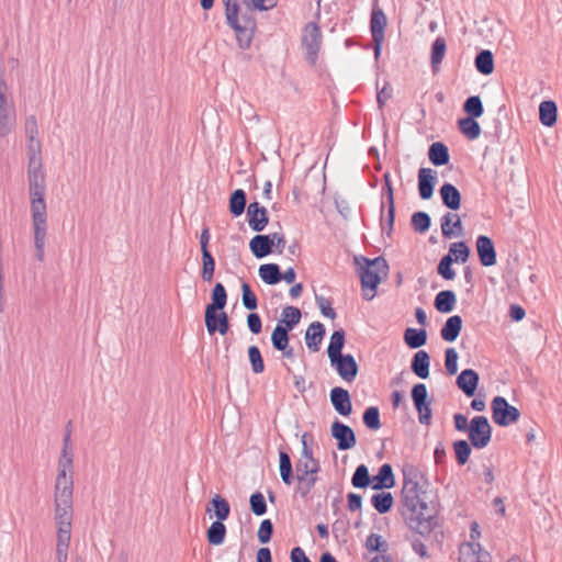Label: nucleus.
<instances>
[{
  "label": "nucleus",
  "mask_w": 562,
  "mask_h": 562,
  "mask_svg": "<svg viewBox=\"0 0 562 562\" xmlns=\"http://www.w3.org/2000/svg\"><path fill=\"white\" fill-rule=\"evenodd\" d=\"M297 474H316L319 471V463L317 460H304L300 459L296 462Z\"/></svg>",
  "instance_id": "60"
},
{
  "label": "nucleus",
  "mask_w": 562,
  "mask_h": 562,
  "mask_svg": "<svg viewBox=\"0 0 562 562\" xmlns=\"http://www.w3.org/2000/svg\"><path fill=\"white\" fill-rule=\"evenodd\" d=\"M325 335V327L319 322H314L310 325L305 334V341L308 349L312 351H318L319 345Z\"/></svg>",
  "instance_id": "28"
},
{
  "label": "nucleus",
  "mask_w": 562,
  "mask_h": 562,
  "mask_svg": "<svg viewBox=\"0 0 562 562\" xmlns=\"http://www.w3.org/2000/svg\"><path fill=\"white\" fill-rule=\"evenodd\" d=\"M302 314L300 308L295 306H285L282 310L281 319L277 325H281V327L286 330H292L301 321Z\"/></svg>",
  "instance_id": "35"
},
{
  "label": "nucleus",
  "mask_w": 562,
  "mask_h": 562,
  "mask_svg": "<svg viewBox=\"0 0 562 562\" xmlns=\"http://www.w3.org/2000/svg\"><path fill=\"white\" fill-rule=\"evenodd\" d=\"M477 71L482 75H491L494 71V57L491 50L483 49L476 56L474 60Z\"/></svg>",
  "instance_id": "39"
},
{
  "label": "nucleus",
  "mask_w": 562,
  "mask_h": 562,
  "mask_svg": "<svg viewBox=\"0 0 562 562\" xmlns=\"http://www.w3.org/2000/svg\"><path fill=\"white\" fill-rule=\"evenodd\" d=\"M458 352L454 348H447L445 351V367L448 374L453 375L458 371Z\"/></svg>",
  "instance_id": "61"
},
{
  "label": "nucleus",
  "mask_w": 562,
  "mask_h": 562,
  "mask_svg": "<svg viewBox=\"0 0 562 562\" xmlns=\"http://www.w3.org/2000/svg\"><path fill=\"white\" fill-rule=\"evenodd\" d=\"M437 181L436 171L430 168H420L418 171V191L423 200H429L434 194Z\"/></svg>",
  "instance_id": "21"
},
{
  "label": "nucleus",
  "mask_w": 562,
  "mask_h": 562,
  "mask_svg": "<svg viewBox=\"0 0 562 562\" xmlns=\"http://www.w3.org/2000/svg\"><path fill=\"white\" fill-rule=\"evenodd\" d=\"M493 422L501 426L506 427L516 423L520 417V412L517 407L510 405L503 396H495L491 403Z\"/></svg>",
  "instance_id": "9"
},
{
  "label": "nucleus",
  "mask_w": 562,
  "mask_h": 562,
  "mask_svg": "<svg viewBox=\"0 0 562 562\" xmlns=\"http://www.w3.org/2000/svg\"><path fill=\"white\" fill-rule=\"evenodd\" d=\"M371 504L379 514H386L392 509L394 498L390 492L382 491L372 495Z\"/></svg>",
  "instance_id": "37"
},
{
  "label": "nucleus",
  "mask_w": 562,
  "mask_h": 562,
  "mask_svg": "<svg viewBox=\"0 0 562 562\" xmlns=\"http://www.w3.org/2000/svg\"><path fill=\"white\" fill-rule=\"evenodd\" d=\"M249 503H250V510L256 516H262L266 514L267 504H266V499H265V496L262 495V493L256 492V493L251 494L250 498H249Z\"/></svg>",
  "instance_id": "59"
},
{
  "label": "nucleus",
  "mask_w": 562,
  "mask_h": 562,
  "mask_svg": "<svg viewBox=\"0 0 562 562\" xmlns=\"http://www.w3.org/2000/svg\"><path fill=\"white\" fill-rule=\"evenodd\" d=\"M428 158L435 166H445L450 160L449 149L441 142L432 143L428 149Z\"/></svg>",
  "instance_id": "30"
},
{
  "label": "nucleus",
  "mask_w": 562,
  "mask_h": 562,
  "mask_svg": "<svg viewBox=\"0 0 562 562\" xmlns=\"http://www.w3.org/2000/svg\"><path fill=\"white\" fill-rule=\"evenodd\" d=\"M210 504L212 505L214 515L216 517L215 521H224L228 518L231 514V506L226 498L215 494L212 497Z\"/></svg>",
  "instance_id": "41"
},
{
  "label": "nucleus",
  "mask_w": 562,
  "mask_h": 562,
  "mask_svg": "<svg viewBox=\"0 0 562 562\" xmlns=\"http://www.w3.org/2000/svg\"><path fill=\"white\" fill-rule=\"evenodd\" d=\"M202 254V271L201 278L205 282H211L214 277L215 271V259L210 252V250H205Z\"/></svg>",
  "instance_id": "48"
},
{
  "label": "nucleus",
  "mask_w": 562,
  "mask_h": 562,
  "mask_svg": "<svg viewBox=\"0 0 562 562\" xmlns=\"http://www.w3.org/2000/svg\"><path fill=\"white\" fill-rule=\"evenodd\" d=\"M302 46L306 50V60L315 65L322 46V32L317 23L308 22L302 35Z\"/></svg>",
  "instance_id": "10"
},
{
  "label": "nucleus",
  "mask_w": 562,
  "mask_h": 562,
  "mask_svg": "<svg viewBox=\"0 0 562 562\" xmlns=\"http://www.w3.org/2000/svg\"><path fill=\"white\" fill-rule=\"evenodd\" d=\"M366 548L370 552L386 553L389 550L387 542L378 533H371L366 540Z\"/></svg>",
  "instance_id": "56"
},
{
  "label": "nucleus",
  "mask_w": 562,
  "mask_h": 562,
  "mask_svg": "<svg viewBox=\"0 0 562 562\" xmlns=\"http://www.w3.org/2000/svg\"><path fill=\"white\" fill-rule=\"evenodd\" d=\"M447 255L454 256L453 261L464 263L469 259L470 248L464 241H457L451 244Z\"/></svg>",
  "instance_id": "55"
},
{
  "label": "nucleus",
  "mask_w": 562,
  "mask_h": 562,
  "mask_svg": "<svg viewBox=\"0 0 562 562\" xmlns=\"http://www.w3.org/2000/svg\"><path fill=\"white\" fill-rule=\"evenodd\" d=\"M475 246L477 257L482 266L491 267L496 263L497 255L491 237L485 235L477 236Z\"/></svg>",
  "instance_id": "16"
},
{
  "label": "nucleus",
  "mask_w": 562,
  "mask_h": 562,
  "mask_svg": "<svg viewBox=\"0 0 562 562\" xmlns=\"http://www.w3.org/2000/svg\"><path fill=\"white\" fill-rule=\"evenodd\" d=\"M346 333L342 328L335 330L330 336V341L327 348V355L329 360H334L336 357L342 355L345 346Z\"/></svg>",
  "instance_id": "38"
},
{
  "label": "nucleus",
  "mask_w": 562,
  "mask_h": 562,
  "mask_svg": "<svg viewBox=\"0 0 562 562\" xmlns=\"http://www.w3.org/2000/svg\"><path fill=\"white\" fill-rule=\"evenodd\" d=\"M54 494L74 495V453L71 446H64L57 463Z\"/></svg>",
  "instance_id": "6"
},
{
  "label": "nucleus",
  "mask_w": 562,
  "mask_h": 562,
  "mask_svg": "<svg viewBox=\"0 0 562 562\" xmlns=\"http://www.w3.org/2000/svg\"><path fill=\"white\" fill-rule=\"evenodd\" d=\"M355 263L359 267L358 273L363 289L375 291L382 280V276L389 272V265L384 257L369 259L364 256H356Z\"/></svg>",
  "instance_id": "5"
},
{
  "label": "nucleus",
  "mask_w": 562,
  "mask_h": 562,
  "mask_svg": "<svg viewBox=\"0 0 562 562\" xmlns=\"http://www.w3.org/2000/svg\"><path fill=\"white\" fill-rule=\"evenodd\" d=\"M469 440L475 449L485 448L492 438V427L485 416H475L470 422Z\"/></svg>",
  "instance_id": "11"
},
{
  "label": "nucleus",
  "mask_w": 562,
  "mask_h": 562,
  "mask_svg": "<svg viewBox=\"0 0 562 562\" xmlns=\"http://www.w3.org/2000/svg\"><path fill=\"white\" fill-rule=\"evenodd\" d=\"M247 195L243 189H236L229 196V212L234 216H240L245 212Z\"/></svg>",
  "instance_id": "42"
},
{
  "label": "nucleus",
  "mask_w": 562,
  "mask_h": 562,
  "mask_svg": "<svg viewBox=\"0 0 562 562\" xmlns=\"http://www.w3.org/2000/svg\"><path fill=\"white\" fill-rule=\"evenodd\" d=\"M558 108L554 101L546 100L539 105V120L542 125L551 127L557 122Z\"/></svg>",
  "instance_id": "32"
},
{
  "label": "nucleus",
  "mask_w": 562,
  "mask_h": 562,
  "mask_svg": "<svg viewBox=\"0 0 562 562\" xmlns=\"http://www.w3.org/2000/svg\"><path fill=\"white\" fill-rule=\"evenodd\" d=\"M5 82H0V137L9 135L16 121V113L13 103L8 102Z\"/></svg>",
  "instance_id": "12"
},
{
  "label": "nucleus",
  "mask_w": 562,
  "mask_h": 562,
  "mask_svg": "<svg viewBox=\"0 0 562 562\" xmlns=\"http://www.w3.org/2000/svg\"><path fill=\"white\" fill-rule=\"evenodd\" d=\"M351 484L356 488H366L371 485V476L366 464H360L356 468L351 477Z\"/></svg>",
  "instance_id": "47"
},
{
  "label": "nucleus",
  "mask_w": 562,
  "mask_h": 562,
  "mask_svg": "<svg viewBox=\"0 0 562 562\" xmlns=\"http://www.w3.org/2000/svg\"><path fill=\"white\" fill-rule=\"evenodd\" d=\"M442 204L451 211H457L461 206V193L452 183L446 182L439 190Z\"/></svg>",
  "instance_id": "24"
},
{
  "label": "nucleus",
  "mask_w": 562,
  "mask_h": 562,
  "mask_svg": "<svg viewBox=\"0 0 562 562\" xmlns=\"http://www.w3.org/2000/svg\"><path fill=\"white\" fill-rule=\"evenodd\" d=\"M273 533V524L270 519H263L259 526L257 537L260 543H268Z\"/></svg>",
  "instance_id": "62"
},
{
  "label": "nucleus",
  "mask_w": 562,
  "mask_h": 562,
  "mask_svg": "<svg viewBox=\"0 0 562 562\" xmlns=\"http://www.w3.org/2000/svg\"><path fill=\"white\" fill-rule=\"evenodd\" d=\"M225 7L227 25L234 30L238 46L241 49L250 47L256 30V20L248 14L249 10L241 12L243 0H222Z\"/></svg>",
  "instance_id": "2"
},
{
  "label": "nucleus",
  "mask_w": 562,
  "mask_h": 562,
  "mask_svg": "<svg viewBox=\"0 0 562 562\" xmlns=\"http://www.w3.org/2000/svg\"><path fill=\"white\" fill-rule=\"evenodd\" d=\"M280 475L284 484L291 485L293 482V469L290 456L285 451L279 452Z\"/></svg>",
  "instance_id": "43"
},
{
  "label": "nucleus",
  "mask_w": 562,
  "mask_h": 562,
  "mask_svg": "<svg viewBox=\"0 0 562 562\" xmlns=\"http://www.w3.org/2000/svg\"><path fill=\"white\" fill-rule=\"evenodd\" d=\"M29 191L31 195V211L34 229L35 256L38 261L44 260V248L47 229V215L45 203V173L43 167L27 168Z\"/></svg>",
  "instance_id": "1"
},
{
  "label": "nucleus",
  "mask_w": 562,
  "mask_h": 562,
  "mask_svg": "<svg viewBox=\"0 0 562 562\" xmlns=\"http://www.w3.org/2000/svg\"><path fill=\"white\" fill-rule=\"evenodd\" d=\"M249 248L252 255L258 259L265 258L268 255H270L273 251V244L270 234H258L254 236L249 243Z\"/></svg>",
  "instance_id": "25"
},
{
  "label": "nucleus",
  "mask_w": 562,
  "mask_h": 562,
  "mask_svg": "<svg viewBox=\"0 0 562 562\" xmlns=\"http://www.w3.org/2000/svg\"><path fill=\"white\" fill-rule=\"evenodd\" d=\"M330 402L335 408V411L342 415L348 416L352 412V403L350 398V394L346 389L340 386H335L330 390Z\"/></svg>",
  "instance_id": "18"
},
{
  "label": "nucleus",
  "mask_w": 562,
  "mask_h": 562,
  "mask_svg": "<svg viewBox=\"0 0 562 562\" xmlns=\"http://www.w3.org/2000/svg\"><path fill=\"white\" fill-rule=\"evenodd\" d=\"M480 382L479 373L473 369H464L458 375L456 384L468 396L472 397Z\"/></svg>",
  "instance_id": "20"
},
{
  "label": "nucleus",
  "mask_w": 562,
  "mask_h": 562,
  "mask_svg": "<svg viewBox=\"0 0 562 562\" xmlns=\"http://www.w3.org/2000/svg\"><path fill=\"white\" fill-rule=\"evenodd\" d=\"M459 131L470 140L476 139L481 135V126L476 117L467 116L458 121Z\"/></svg>",
  "instance_id": "34"
},
{
  "label": "nucleus",
  "mask_w": 562,
  "mask_h": 562,
  "mask_svg": "<svg viewBox=\"0 0 562 562\" xmlns=\"http://www.w3.org/2000/svg\"><path fill=\"white\" fill-rule=\"evenodd\" d=\"M241 301L245 308L255 311L258 307V300L247 282L241 284Z\"/></svg>",
  "instance_id": "58"
},
{
  "label": "nucleus",
  "mask_w": 562,
  "mask_h": 562,
  "mask_svg": "<svg viewBox=\"0 0 562 562\" xmlns=\"http://www.w3.org/2000/svg\"><path fill=\"white\" fill-rule=\"evenodd\" d=\"M441 233L446 238L461 236L463 225L459 214L448 212L440 218Z\"/></svg>",
  "instance_id": "22"
},
{
  "label": "nucleus",
  "mask_w": 562,
  "mask_h": 562,
  "mask_svg": "<svg viewBox=\"0 0 562 562\" xmlns=\"http://www.w3.org/2000/svg\"><path fill=\"white\" fill-rule=\"evenodd\" d=\"M404 341L412 349L420 348L427 342V331L424 328L408 327L404 333Z\"/></svg>",
  "instance_id": "36"
},
{
  "label": "nucleus",
  "mask_w": 562,
  "mask_h": 562,
  "mask_svg": "<svg viewBox=\"0 0 562 562\" xmlns=\"http://www.w3.org/2000/svg\"><path fill=\"white\" fill-rule=\"evenodd\" d=\"M259 277L269 285L279 283L282 280V272L277 263H263L259 267Z\"/></svg>",
  "instance_id": "33"
},
{
  "label": "nucleus",
  "mask_w": 562,
  "mask_h": 562,
  "mask_svg": "<svg viewBox=\"0 0 562 562\" xmlns=\"http://www.w3.org/2000/svg\"><path fill=\"white\" fill-rule=\"evenodd\" d=\"M74 515V495L54 494V520L57 527L56 547L69 548Z\"/></svg>",
  "instance_id": "3"
},
{
  "label": "nucleus",
  "mask_w": 562,
  "mask_h": 562,
  "mask_svg": "<svg viewBox=\"0 0 562 562\" xmlns=\"http://www.w3.org/2000/svg\"><path fill=\"white\" fill-rule=\"evenodd\" d=\"M453 257L445 255L438 266L437 273L445 280H453L456 278V271L452 269Z\"/></svg>",
  "instance_id": "54"
},
{
  "label": "nucleus",
  "mask_w": 562,
  "mask_h": 562,
  "mask_svg": "<svg viewBox=\"0 0 562 562\" xmlns=\"http://www.w3.org/2000/svg\"><path fill=\"white\" fill-rule=\"evenodd\" d=\"M387 25V19L383 10L379 7H373L370 18V31L372 35L374 57L378 59L381 54L382 43L384 41V33Z\"/></svg>",
  "instance_id": "13"
},
{
  "label": "nucleus",
  "mask_w": 562,
  "mask_h": 562,
  "mask_svg": "<svg viewBox=\"0 0 562 562\" xmlns=\"http://www.w3.org/2000/svg\"><path fill=\"white\" fill-rule=\"evenodd\" d=\"M212 302L206 305L205 313L223 311L227 303V293L222 283H216L211 294Z\"/></svg>",
  "instance_id": "29"
},
{
  "label": "nucleus",
  "mask_w": 562,
  "mask_h": 562,
  "mask_svg": "<svg viewBox=\"0 0 562 562\" xmlns=\"http://www.w3.org/2000/svg\"><path fill=\"white\" fill-rule=\"evenodd\" d=\"M463 111L468 114V116L476 119L482 116L484 108L481 98L479 95L469 97L463 103Z\"/></svg>",
  "instance_id": "49"
},
{
  "label": "nucleus",
  "mask_w": 562,
  "mask_h": 562,
  "mask_svg": "<svg viewBox=\"0 0 562 562\" xmlns=\"http://www.w3.org/2000/svg\"><path fill=\"white\" fill-rule=\"evenodd\" d=\"M414 509V512L411 508L402 509V515L407 526L423 537L429 536L437 526V510L435 506H430L425 499H422Z\"/></svg>",
  "instance_id": "4"
},
{
  "label": "nucleus",
  "mask_w": 562,
  "mask_h": 562,
  "mask_svg": "<svg viewBox=\"0 0 562 562\" xmlns=\"http://www.w3.org/2000/svg\"><path fill=\"white\" fill-rule=\"evenodd\" d=\"M27 168L43 167L42 164V145L40 140L27 142Z\"/></svg>",
  "instance_id": "45"
},
{
  "label": "nucleus",
  "mask_w": 562,
  "mask_h": 562,
  "mask_svg": "<svg viewBox=\"0 0 562 562\" xmlns=\"http://www.w3.org/2000/svg\"><path fill=\"white\" fill-rule=\"evenodd\" d=\"M205 326L210 335L218 331L221 335H226L229 330V319L224 311L212 312L204 314Z\"/></svg>",
  "instance_id": "19"
},
{
  "label": "nucleus",
  "mask_w": 562,
  "mask_h": 562,
  "mask_svg": "<svg viewBox=\"0 0 562 562\" xmlns=\"http://www.w3.org/2000/svg\"><path fill=\"white\" fill-rule=\"evenodd\" d=\"M412 226L417 233H425L431 225V218L428 213L418 211L412 215Z\"/></svg>",
  "instance_id": "51"
},
{
  "label": "nucleus",
  "mask_w": 562,
  "mask_h": 562,
  "mask_svg": "<svg viewBox=\"0 0 562 562\" xmlns=\"http://www.w3.org/2000/svg\"><path fill=\"white\" fill-rule=\"evenodd\" d=\"M471 446V443L463 439L453 442V450L458 464L463 465L468 462L472 451Z\"/></svg>",
  "instance_id": "53"
},
{
  "label": "nucleus",
  "mask_w": 562,
  "mask_h": 562,
  "mask_svg": "<svg viewBox=\"0 0 562 562\" xmlns=\"http://www.w3.org/2000/svg\"><path fill=\"white\" fill-rule=\"evenodd\" d=\"M422 479L423 474L415 467H406L403 469V509L411 508L414 512L416 504L424 499L422 495L425 494V492H423L420 487Z\"/></svg>",
  "instance_id": "7"
},
{
  "label": "nucleus",
  "mask_w": 562,
  "mask_h": 562,
  "mask_svg": "<svg viewBox=\"0 0 562 562\" xmlns=\"http://www.w3.org/2000/svg\"><path fill=\"white\" fill-rule=\"evenodd\" d=\"M456 302V293L452 290H443L436 295L434 305L439 313L447 314L453 311Z\"/></svg>",
  "instance_id": "31"
},
{
  "label": "nucleus",
  "mask_w": 562,
  "mask_h": 562,
  "mask_svg": "<svg viewBox=\"0 0 562 562\" xmlns=\"http://www.w3.org/2000/svg\"><path fill=\"white\" fill-rule=\"evenodd\" d=\"M331 436L337 440V448L339 450H349L357 443L356 435L351 427L345 425L339 420H335L331 424Z\"/></svg>",
  "instance_id": "15"
},
{
  "label": "nucleus",
  "mask_w": 562,
  "mask_h": 562,
  "mask_svg": "<svg viewBox=\"0 0 562 562\" xmlns=\"http://www.w3.org/2000/svg\"><path fill=\"white\" fill-rule=\"evenodd\" d=\"M24 128H25V135L27 137V142L29 140H32V142L38 140L37 139V134H38L37 121L34 115H30L25 119Z\"/></svg>",
  "instance_id": "64"
},
{
  "label": "nucleus",
  "mask_w": 562,
  "mask_h": 562,
  "mask_svg": "<svg viewBox=\"0 0 562 562\" xmlns=\"http://www.w3.org/2000/svg\"><path fill=\"white\" fill-rule=\"evenodd\" d=\"M462 329V318L459 315L450 316L440 330V336L445 341L453 342Z\"/></svg>",
  "instance_id": "27"
},
{
  "label": "nucleus",
  "mask_w": 562,
  "mask_h": 562,
  "mask_svg": "<svg viewBox=\"0 0 562 562\" xmlns=\"http://www.w3.org/2000/svg\"><path fill=\"white\" fill-rule=\"evenodd\" d=\"M430 356L426 350L417 351L412 359L411 369L420 379H428L430 371Z\"/></svg>",
  "instance_id": "26"
},
{
  "label": "nucleus",
  "mask_w": 562,
  "mask_h": 562,
  "mask_svg": "<svg viewBox=\"0 0 562 562\" xmlns=\"http://www.w3.org/2000/svg\"><path fill=\"white\" fill-rule=\"evenodd\" d=\"M363 424L371 430L381 428L380 411L376 406L368 407L362 415Z\"/></svg>",
  "instance_id": "52"
},
{
  "label": "nucleus",
  "mask_w": 562,
  "mask_h": 562,
  "mask_svg": "<svg viewBox=\"0 0 562 562\" xmlns=\"http://www.w3.org/2000/svg\"><path fill=\"white\" fill-rule=\"evenodd\" d=\"M248 358L254 373L259 374L265 371V363L259 348L255 345L248 348Z\"/></svg>",
  "instance_id": "57"
},
{
  "label": "nucleus",
  "mask_w": 562,
  "mask_h": 562,
  "mask_svg": "<svg viewBox=\"0 0 562 562\" xmlns=\"http://www.w3.org/2000/svg\"><path fill=\"white\" fill-rule=\"evenodd\" d=\"M315 300H316V303H317V306H318L321 313L324 316L329 317L330 319L336 318V312L331 307V302L329 300L325 299L322 295H316Z\"/></svg>",
  "instance_id": "63"
},
{
  "label": "nucleus",
  "mask_w": 562,
  "mask_h": 562,
  "mask_svg": "<svg viewBox=\"0 0 562 562\" xmlns=\"http://www.w3.org/2000/svg\"><path fill=\"white\" fill-rule=\"evenodd\" d=\"M297 486H296V493L302 497L306 498L312 488L314 487L317 476L315 474H297Z\"/></svg>",
  "instance_id": "46"
},
{
  "label": "nucleus",
  "mask_w": 562,
  "mask_h": 562,
  "mask_svg": "<svg viewBox=\"0 0 562 562\" xmlns=\"http://www.w3.org/2000/svg\"><path fill=\"white\" fill-rule=\"evenodd\" d=\"M411 397L416 412L418 422L422 425H430L432 418L431 404L434 398L429 397L427 386L424 383H416L411 390Z\"/></svg>",
  "instance_id": "8"
},
{
  "label": "nucleus",
  "mask_w": 562,
  "mask_h": 562,
  "mask_svg": "<svg viewBox=\"0 0 562 562\" xmlns=\"http://www.w3.org/2000/svg\"><path fill=\"white\" fill-rule=\"evenodd\" d=\"M289 331L281 325H277L271 334V342L276 350H285L289 345Z\"/></svg>",
  "instance_id": "50"
},
{
  "label": "nucleus",
  "mask_w": 562,
  "mask_h": 562,
  "mask_svg": "<svg viewBox=\"0 0 562 562\" xmlns=\"http://www.w3.org/2000/svg\"><path fill=\"white\" fill-rule=\"evenodd\" d=\"M447 49L446 40L438 36L431 45L430 63L432 70L436 71L437 67L441 64Z\"/></svg>",
  "instance_id": "44"
},
{
  "label": "nucleus",
  "mask_w": 562,
  "mask_h": 562,
  "mask_svg": "<svg viewBox=\"0 0 562 562\" xmlns=\"http://www.w3.org/2000/svg\"><path fill=\"white\" fill-rule=\"evenodd\" d=\"M395 485V477L391 464L384 463L380 467L379 473L371 479V486L373 490L382 491L384 488H392Z\"/></svg>",
  "instance_id": "23"
},
{
  "label": "nucleus",
  "mask_w": 562,
  "mask_h": 562,
  "mask_svg": "<svg viewBox=\"0 0 562 562\" xmlns=\"http://www.w3.org/2000/svg\"><path fill=\"white\" fill-rule=\"evenodd\" d=\"M226 526L223 521H213L206 530V539L212 546H221L226 537Z\"/></svg>",
  "instance_id": "40"
},
{
  "label": "nucleus",
  "mask_w": 562,
  "mask_h": 562,
  "mask_svg": "<svg viewBox=\"0 0 562 562\" xmlns=\"http://www.w3.org/2000/svg\"><path fill=\"white\" fill-rule=\"evenodd\" d=\"M330 364L336 369L339 376L346 382H352L359 371L358 363L352 355H341L330 360Z\"/></svg>",
  "instance_id": "14"
},
{
  "label": "nucleus",
  "mask_w": 562,
  "mask_h": 562,
  "mask_svg": "<svg viewBox=\"0 0 562 562\" xmlns=\"http://www.w3.org/2000/svg\"><path fill=\"white\" fill-rule=\"evenodd\" d=\"M247 218L254 232H262L269 223L268 211L258 202H251L247 207Z\"/></svg>",
  "instance_id": "17"
}]
</instances>
